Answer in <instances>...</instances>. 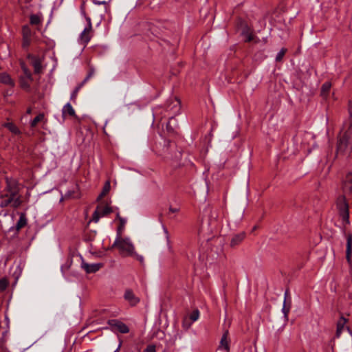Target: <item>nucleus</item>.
<instances>
[{
	"label": "nucleus",
	"instance_id": "41",
	"mask_svg": "<svg viewBox=\"0 0 352 352\" xmlns=\"http://www.w3.org/2000/svg\"><path fill=\"white\" fill-rule=\"evenodd\" d=\"M134 256H135V258L140 262V263H142L144 261V257L141 255H139L138 254H136L135 252H134V254L133 255Z\"/></svg>",
	"mask_w": 352,
	"mask_h": 352
},
{
	"label": "nucleus",
	"instance_id": "36",
	"mask_svg": "<svg viewBox=\"0 0 352 352\" xmlns=\"http://www.w3.org/2000/svg\"><path fill=\"white\" fill-rule=\"evenodd\" d=\"M175 120V119L173 118H171L168 122H167L166 124V129L168 131H171L173 132L174 131V129L173 128V126H171V124L172 122Z\"/></svg>",
	"mask_w": 352,
	"mask_h": 352
},
{
	"label": "nucleus",
	"instance_id": "10",
	"mask_svg": "<svg viewBox=\"0 0 352 352\" xmlns=\"http://www.w3.org/2000/svg\"><path fill=\"white\" fill-rule=\"evenodd\" d=\"M103 265L102 263H82V268L85 270V272L88 274L95 273L98 272Z\"/></svg>",
	"mask_w": 352,
	"mask_h": 352
},
{
	"label": "nucleus",
	"instance_id": "4",
	"mask_svg": "<svg viewBox=\"0 0 352 352\" xmlns=\"http://www.w3.org/2000/svg\"><path fill=\"white\" fill-rule=\"evenodd\" d=\"M336 206L342 220L349 223V206L344 196H340L336 201Z\"/></svg>",
	"mask_w": 352,
	"mask_h": 352
},
{
	"label": "nucleus",
	"instance_id": "20",
	"mask_svg": "<svg viewBox=\"0 0 352 352\" xmlns=\"http://www.w3.org/2000/svg\"><path fill=\"white\" fill-rule=\"evenodd\" d=\"M8 331L5 330L1 333V337L0 338V349L3 351L6 350V344L8 340Z\"/></svg>",
	"mask_w": 352,
	"mask_h": 352
},
{
	"label": "nucleus",
	"instance_id": "3",
	"mask_svg": "<svg viewBox=\"0 0 352 352\" xmlns=\"http://www.w3.org/2000/svg\"><path fill=\"white\" fill-rule=\"evenodd\" d=\"M171 152V153H169L165 157V161L168 163L173 168H178L182 166L181 160L182 153L177 148H172Z\"/></svg>",
	"mask_w": 352,
	"mask_h": 352
},
{
	"label": "nucleus",
	"instance_id": "11",
	"mask_svg": "<svg viewBox=\"0 0 352 352\" xmlns=\"http://www.w3.org/2000/svg\"><path fill=\"white\" fill-rule=\"evenodd\" d=\"M229 332L228 330L225 331L223 333L221 341L219 347L221 349H225L226 351H229L230 350V341L228 340Z\"/></svg>",
	"mask_w": 352,
	"mask_h": 352
},
{
	"label": "nucleus",
	"instance_id": "2",
	"mask_svg": "<svg viewBox=\"0 0 352 352\" xmlns=\"http://www.w3.org/2000/svg\"><path fill=\"white\" fill-rule=\"evenodd\" d=\"M118 248L121 254L124 256H133L135 251V247L129 238H116L112 248Z\"/></svg>",
	"mask_w": 352,
	"mask_h": 352
},
{
	"label": "nucleus",
	"instance_id": "32",
	"mask_svg": "<svg viewBox=\"0 0 352 352\" xmlns=\"http://www.w3.org/2000/svg\"><path fill=\"white\" fill-rule=\"evenodd\" d=\"M199 311L198 309L194 310L190 315V319L192 322H195L199 319Z\"/></svg>",
	"mask_w": 352,
	"mask_h": 352
},
{
	"label": "nucleus",
	"instance_id": "37",
	"mask_svg": "<svg viewBox=\"0 0 352 352\" xmlns=\"http://www.w3.org/2000/svg\"><path fill=\"white\" fill-rule=\"evenodd\" d=\"M144 352H156V347L153 344H150L146 346Z\"/></svg>",
	"mask_w": 352,
	"mask_h": 352
},
{
	"label": "nucleus",
	"instance_id": "6",
	"mask_svg": "<svg viewBox=\"0 0 352 352\" xmlns=\"http://www.w3.org/2000/svg\"><path fill=\"white\" fill-rule=\"evenodd\" d=\"M112 212V208L109 206H98L93 213L92 221L97 223L101 217H104Z\"/></svg>",
	"mask_w": 352,
	"mask_h": 352
},
{
	"label": "nucleus",
	"instance_id": "43",
	"mask_svg": "<svg viewBox=\"0 0 352 352\" xmlns=\"http://www.w3.org/2000/svg\"><path fill=\"white\" fill-rule=\"evenodd\" d=\"M178 210H179V209H178V208H172V207H170V208H169V211H170V212H173V213L177 212H178Z\"/></svg>",
	"mask_w": 352,
	"mask_h": 352
},
{
	"label": "nucleus",
	"instance_id": "44",
	"mask_svg": "<svg viewBox=\"0 0 352 352\" xmlns=\"http://www.w3.org/2000/svg\"><path fill=\"white\" fill-rule=\"evenodd\" d=\"M116 218L119 220V221H120V219H124L120 215L119 212L116 214Z\"/></svg>",
	"mask_w": 352,
	"mask_h": 352
},
{
	"label": "nucleus",
	"instance_id": "12",
	"mask_svg": "<svg viewBox=\"0 0 352 352\" xmlns=\"http://www.w3.org/2000/svg\"><path fill=\"white\" fill-rule=\"evenodd\" d=\"M346 322H347V319L345 318L344 316H341L339 318V320H338L336 333L337 338H339L340 336V335L342 334Z\"/></svg>",
	"mask_w": 352,
	"mask_h": 352
},
{
	"label": "nucleus",
	"instance_id": "29",
	"mask_svg": "<svg viewBox=\"0 0 352 352\" xmlns=\"http://www.w3.org/2000/svg\"><path fill=\"white\" fill-rule=\"evenodd\" d=\"M84 85L83 82H81V84H80L79 85H78L75 89L73 91V92L71 94V100H73L74 102H75L76 99V97H77V95H78V93L79 91V90L80 89V88L82 87V85Z\"/></svg>",
	"mask_w": 352,
	"mask_h": 352
},
{
	"label": "nucleus",
	"instance_id": "7",
	"mask_svg": "<svg viewBox=\"0 0 352 352\" xmlns=\"http://www.w3.org/2000/svg\"><path fill=\"white\" fill-rule=\"evenodd\" d=\"M124 298L125 300H126L131 306H135L137 305L140 301V299L139 297H138L132 289H126L124 292Z\"/></svg>",
	"mask_w": 352,
	"mask_h": 352
},
{
	"label": "nucleus",
	"instance_id": "27",
	"mask_svg": "<svg viewBox=\"0 0 352 352\" xmlns=\"http://www.w3.org/2000/svg\"><path fill=\"white\" fill-rule=\"evenodd\" d=\"M30 22L32 25H38L41 23V19L38 15L32 14L30 17Z\"/></svg>",
	"mask_w": 352,
	"mask_h": 352
},
{
	"label": "nucleus",
	"instance_id": "9",
	"mask_svg": "<svg viewBox=\"0 0 352 352\" xmlns=\"http://www.w3.org/2000/svg\"><path fill=\"white\" fill-rule=\"evenodd\" d=\"M344 192L352 193V172L349 173L342 184Z\"/></svg>",
	"mask_w": 352,
	"mask_h": 352
},
{
	"label": "nucleus",
	"instance_id": "14",
	"mask_svg": "<svg viewBox=\"0 0 352 352\" xmlns=\"http://www.w3.org/2000/svg\"><path fill=\"white\" fill-rule=\"evenodd\" d=\"M0 82L12 87L14 85V80L11 78L10 76L6 72H3L0 74Z\"/></svg>",
	"mask_w": 352,
	"mask_h": 352
},
{
	"label": "nucleus",
	"instance_id": "26",
	"mask_svg": "<svg viewBox=\"0 0 352 352\" xmlns=\"http://www.w3.org/2000/svg\"><path fill=\"white\" fill-rule=\"evenodd\" d=\"M44 118V114L40 113L36 116L30 122L31 127H35L37 124Z\"/></svg>",
	"mask_w": 352,
	"mask_h": 352
},
{
	"label": "nucleus",
	"instance_id": "17",
	"mask_svg": "<svg viewBox=\"0 0 352 352\" xmlns=\"http://www.w3.org/2000/svg\"><path fill=\"white\" fill-rule=\"evenodd\" d=\"M62 113H63V116H66V115H69L70 116H76L75 110L74 109V108L72 107L71 104L69 102L63 106Z\"/></svg>",
	"mask_w": 352,
	"mask_h": 352
},
{
	"label": "nucleus",
	"instance_id": "22",
	"mask_svg": "<svg viewBox=\"0 0 352 352\" xmlns=\"http://www.w3.org/2000/svg\"><path fill=\"white\" fill-rule=\"evenodd\" d=\"M126 223V219H120V224L117 228L116 238H119V237L122 236V234L124 230Z\"/></svg>",
	"mask_w": 352,
	"mask_h": 352
},
{
	"label": "nucleus",
	"instance_id": "13",
	"mask_svg": "<svg viewBox=\"0 0 352 352\" xmlns=\"http://www.w3.org/2000/svg\"><path fill=\"white\" fill-rule=\"evenodd\" d=\"M245 237V232H241L234 235L231 239L230 245L232 247H235L239 245L244 240Z\"/></svg>",
	"mask_w": 352,
	"mask_h": 352
},
{
	"label": "nucleus",
	"instance_id": "15",
	"mask_svg": "<svg viewBox=\"0 0 352 352\" xmlns=\"http://www.w3.org/2000/svg\"><path fill=\"white\" fill-rule=\"evenodd\" d=\"M352 255V236L349 235L346 239V257L348 262H351Z\"/></svg>",
	"mask_w": 352,
	"mask_h": 352
},
{
	"label": "nucleus",
	"instance_id": "24",
	"mask_svg": "<svg viewBox=\"0 0 352 352\" xmlns=\"http://www.w3.org/2000/svg\"><path fill=\"white\" fill-rule=\"evenodd\" d=\"M21 69L25 76V78H27L29 80L32 81V76L31 72L28 69V67L25 66L24 63H21Z\"/></svg>",
	"mask_w": 352,
	"mask_h": 352
},
{
	"label": "nucleus",
	"instance_id": "35",
	"mask_svg": "<svg viewBox=\"0 0 352 352\" xmlns=\"http://www.w3.org/2000/svg\"><path fill=\"white\" fill-rule=\"evenodd\" d=\"M94 74V69L93 68H91L89 69L87 76L85 77V78L84 79V80L82 82L85 83L90 78H91L93 76Z\"/></svg>",
	"mask_w": 352,
	"mask_h": 352
},
{
	"label": "nucleus",
	"instance_id": "39",
	"mask_svg": "<svg viewBox=\"0 0 352 352\" xmlns=\"http://www.w3.org/2000/svg\"><path fill=\"white\" fill-rule=\"evenodd\" d=\"M81 14L86 18L87 16L85 12V2L83 1L80 6Z\"/></svg>",
	"mask_w": 352,
	"mask_h": 352
},
{
	"label": "nucleus",
	"instance_id": "19",
	"mask_svg": "<svg viewBox=\"0 0 352 352\" xmlns=\"http://www.w3.org/2000/svg\"><path fill=\"white\" fill-rule=\"evenodd\" d=\"M331 84L329 82H325L321 87L320 94L323 98H327L328 96L330 89H331Z\"/></svg>",
	"mask_w": 352,
	"mask_h": 352
},
{
	"label": "nucleus",
	"instance_id": "38",
	"mask_svg": "<svg viewBox=\"0 0 352 352\" xmlns=\"http://www.w3.org/2000/svg\"><path fill=\"white\" fill-rule=\"evenodd\" d=\"M74 190H68L65 195V198H76V197H78L77 195H74Z\"/></svg>",
	"mask_w": 352,
	"mask_h": 352
},
{
	"label": "nucleus",
	"instance_id": "47",
	"mask_svg": "<svg viewBox=\"0 0 352 352\" xmlns=\"http://www.w3.org/2000/svg\"><path fill=\"white\" fill-rule=\"evenodd\" d=\"M346 329H347V331H348L349 333H351V331H350L349 327H346Z\"/></svg>",
	"mask_w": 352,
	"mask_h": 352
},
{
	"label": "nucleus",
	"instance_id": "21",
	"mask_svg": "<svg viewBox=\"0 0 352 352\" xmlns=\"http://www.w3.org/2000/svg\"><path fill=\"white\" fill-rule=\"evenodd\" d=\"M27 224V219L25 217V214H21L19 217V219L18 220L16 224V229L19 230L22 228H23Z\"/></svg>",
	"mask_w": 352,
	"mask_h": 352
},
{
	"label": "nucleus",
	"instance_id": "34",
	"mask_svg": "<svg viewBox=\"0 0 352 352\" xmlns=\"http://www.w3.org/2000/svg\"><path fill=\"white\" fill-rule=\"evenodd\" d=\"M31 43V38H23L22 47L23 48H28Z\"/></svg>",
	"mask_w": 352,
	"mask_h": 352
},
{
	"label": "nucleus",
	"instance_id": "28",
	"mask_svg": "<svg viewBox=\"0 0 352 352\" xmlns=\"http://www.w3.org/2000/svg\"><path fill=\"white\" fill-rule=\"evenodd\" d=\"M23 38H31L32 32L28 25H24L22 28Z\"/></svg>",
	"mask_w": 352,
	"mask_h": 352
},
{
	"label": "nucleus",
	"instance_id": "25",
	"mask_svg": "<svg viewBox=\"0 0 352 352\" xmlns=\"http://www.w3.org/2000/svg\"><path fill=\"white\" fill-rule=\"evenodd\" d=\"M111 188V184L109 181H107L103 186L102 190L100 193V195L98 197V199L102 198V197L105 196L110 190Z\"/></svg>",
	"mask_w": 352,
	"mask_h": 352
},
{
	"label": "nucleus",
	"instance_id": "23",
	"mask_svg": "<svg viewBox=\"0 0 352 352\" xmlns=\"http://www.w3.org/2000/svg\"><path fill=\"white\" fill-rule=\"evenodd\" d=\"M31 81L29 80L27 78L21 77L20 78V85L22 89L26 91L30 90V82Z\"/></svg>",
	"mask_w": 352,
	"mask_h": 352
},
{
	"label": "nucleus",
	"instance_id": "42",
	"mask_svg": "<svg viewBox=\"0 0 352 352\" xmlns=\"http://www.w3.org/2000/svg\"><path fill=\"white\" fill-rule=\"evenodd\" d=\"M92 2L96 5H106L107 4V2L105 1L92 0Z\"/></svg>",
	"mask_w": 352,
	"mask_h": 352
},
{
	"label": "nucleus",
	"instance_id": "8",
	"mask_svg": "<svg viewBox=\"0 0 352 352\" xmlns=\"http://www.w3.org/2000/svg\"><path fill=\"white\" fill-rule=\"evenodd\" d=\"M108 324L113 328L117 329L122 333H127L129 332V328L126 324L116 319L109 320Z\"/></svg>",
	"mask_w": 352,
	"mask_h": 352
},
{
	"label": "nucleus",
	"instance_id": "5",
	"mask_svg": "<svg viewBox=\"0 0 352 352\" xmlns=\"http://www.w3.org/2000/svg\"><path fill=\"white\" fill-rule=\"evenodd\" d=\"M87 24L84 28L83 31L80 33L79 39L80 43L87 45L93 36V28L91 19L89 16H86Z\"/></svg>",
	"mask_w": 352,
	"mask_h": 352
},
{
	"label": "nucleus",
	"instance_id": "16",
	"mask_svg": "<svg viewBox=\"0 0 352 352\" xmlns=\"http://www.w3.org/2000/svg\"><path fill=\"white\" fill-rule=\"evenodd\" d=\"M2 126L8 129L14 135L21 134V131L13 122H5Z\"/></svg>",
	"mask_w": 352,
	"mask_h": 352
},
{
	"label": "nucleus",
	"instance_id": "1",
	"mask_svg": "<svg viewBox=\"0 0 352 352\" xmlns=\"http://www.w3.org/2000/svg\"><path fill=\"white\" fill-rule=\"evenodd\" d=\"M6 187L3 191L10 194L11 197L1 204V208H6L11 206L16 208L21 205L20 198L18 196L19 192V182L15 179L6 177Z\"/></svg>",
	"mask_w": 352,
	"mask_h": 352
},
{
	"label": "nucleus",
	"instance_id": "46",
	"mask_svg": "<svg viewBox=\"0 0 352 352\" xmlns=\"http://www.w3.org/2000/svg\"><path fill=\"white\" fill-rule=\"evenodd\" d=\"M164 232H166V234H168V230H167V229L164 228Z\"/></svg>",
	"mask_w": 352,
	"mask_h": 352
},
{
	"label": "nucleus",
	"instance_id": "33",
	"mask_svg": "<svg viewBox=\"0 0 352 352\" xmlns=\"http://www.w3.org/2000/svg\"><path fill=\"white\" fill-rule=\"evenodd\" d=\"M8 286V281L6 278L0 279V290L4 291Z\"/></svg>",
	"mask_w": 352,
	"mask_h": 352
},
{
	"label": "nucleus",
	"instance_id": "18",
	"mask_svg": "<svg viewBox=\"0 0 352 352\" xmlns=\"http://www.w3.org/2000/svg\"><path fill=\"white\" fill-rule=\"evenodd\" d=\"M29 58L33 59L32 65L34 67V72L36 74H38L41 72V63L38 58H35L34 56L32 55L28 56Z\"/></svg>",
	"mask_w": 352,
	"mask_h": 352
},
{
	"label": "nucleus",
	"instance_id": "45",
	"mask_svg": "<svg viewBox=\"0 0 352 352\" xmlns=\"http://www.w3.org/2000/svg\"><path fill=\"white\" fill-rule=\"evenodd\" d=\"M27 113H31V109H28L27 110Z\"/></svg>",
	"mask_w": 352,
	"mask_h": 352
},
{
	"label": "nucleus",
	"instance_id": "30",
	"mask_svg": "<svg viewBox=\"0 0 352 352\" xmlns=\"http://www.w3.org/2000/svg\"><path fill=\"white\" fill-rule=\"evenodd\" d=\"M287 52V49L285 48H282L279 52L277 54L276 56V61L277 62H280L282 60L283 56H285V53Z\"/></svg>",
	"mask_w": 352,
	"mask_h": 352
},
{
	"label": "nucleus",
	"instance_id": "40",
	"mask_svg": "<svg viewBox=\"0 0 352 352\" xmlns=\"http://www.w3.org/2000/svg\"><path fill=\"white\" fill-rule=\"evenodd\" d=\"M254 40V35L251 33L250 34H247L246 35V38H245V41L246 42H250Z\"/></svg>",
	"mask_w": 352,
	"mask_h": 352
},
{
	"label": "nucleus",
	"instance_id": "31",
	"mask_svg": "<svg viewBox=\"0 0 352 352\" xmlns=\"http://www.w3.org/2000/svg\"><path fill=\"white\" fill-rule=\"evenodd\" d=\"M289 310H290V306L289 305L287 306L286 300L285 299L282 311L284 314V316L286 318V320H287L288 314L289 312Z\"/></svg>",
	"mask_w": 352,
	"mask_h": 352
}]
</instances>
